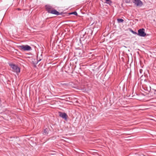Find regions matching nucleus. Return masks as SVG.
I'll return each mask as SVG.
<instances>
[{
    "instance_id": "nucleus-2",
    "label": "nucleus",
    "mask_w": 156,
    "mask_h": 156,
    "mask_svg": "<svg viewBox=\"0 0 156 156\" xmlns=\"http://www.w3.org/2000/svg\"><path fill=\"white\" fill-rule=\"evenodd\" d=\"M9 65L12 68L13 72L16 73L17 74L20 72V69L17 65L12 63L9 64Z\"/></svg>"
},
{
    "instance_id": "nucleus-3",
    "label": "nucleus",
    "mask_w": 156,
    "mask_h": 156,
    "mask_svg": "<svg viewBox=\"0 0 156 156\" xmlns=\"http://www.w3.org/2000/svg\"><path fill=\"white\" fill-rule=\"evenodd\" d=\"M19 48L20 50L24 51H29L31 50V47L28 45L19 46Z\"/></svg>"
},
{
    "instance_id": "nucleus-16",
    "label": "nucleus",
    "mask_w": 156,
    "mask_h": 156,
    "mask_svg": "<svg viewBox=\"0 0 156 156\" xmlns=\"http://www.w3.org/2000/svg\"><path fill=\"white\" fill-rule=\"evenodd\" d=\"M41 60V59H40L39 60H37L38 62H37V63H38V62L40 61Z\"/></svg>"
},
{
    "instance_id": "nucleus-1",
    "label": "nucleus",
    "mask_w": 156,
    "mask_h": 156,
    "mask_svg": "<svg viewBox=\"0 0 156 156\" xmlns=\"http://www.w3.org/2000/svg\"><path fill=\"white\" fill-rule=\"evenodd\" d=\"M92 31L90 29H87L85 31V34L82 35L80 38V41L81 42H83V43H85L87 42V40H85L88 37L89 38V36L91 35Z\"/></svg>"
},
{
    "instance_id": "nucleus-11",
    "label": "nucleus",
    "mask_w": 156,
    "mask_h": 156,
    "mask_svg": "<svg viewBox=\"0 0 156 156\" xmlns=\"http://www.w3.org/2000/svg\"><path fill=\"white\" fill-rule=\"evenodd\" d=\"M117 22L118 23H122L124 22V20L122 19H118L117 20Z\"/></svg>"
},
{
    "instance_id": "nucleus-5",
    "label": "nucleus",
    "mask_w": 156,
    "mask_h": 156,
    "mask_svg": "<svg viewBox=\"0 0 156 156\" xmlns=\"http://www.w3.org/2000/svg\"><path fill=\"white\" fill-rule=\"evenodd\" d=\"M58 114L59 116L62 118L64 119L65 120L67 121V119L68 115L65 113H63L61 112H59Z\"/></svg>"
},
{
    "instance_id": "nucleus-14",
    "label": "nucleus",
    "mask_w": 156,
    "mask_h": 156,
    "mask_svg": "<svg viewBox=\"0 0 156 156\" xmlns=\"http://www.w3.org/2000/svg\"><path fill=\"white\" fill-rule=\"evenodd\" d=\"M69 14H73L75 16L77 15V13L76 11H74L69 13Z\"/></svg>"
},
{
    "instance_id": "nucleus-10",
    "label": "nucleus",
    "mask_w": 156,
    "mask_h": 156,
    "mask_svg": "<svg viewBox=\"0 0 156 156\" xmlns=\"http://www.w3.org/2000/svg\"><path fill=\"white\" fill-rule=\"evenodd\" d=\"M48 129L47 128H45L44 129L43 134L44 135H47L48 133Z\"/></svg>"
},
{
    "instance_id": "nucleus-15",
    "label": "nucleus",
    "mask_w": 156,
    "mask_h": 156,
    "mask_svg": "<svg viewBox=\"0 0 156 156\" xmlns=\"http://www.w3.org/2000/svg\"><path fill=\"white\" fill-rule=\"evenodd\" d=\"M143 70L142 69H140L139 70V72L141 75H142L143 73Z\"/></svg>"
},
{
    "instance_id": "nucleus-8",
    "label": "nucleus",
    "mask_w": 156,
    "mask_h": 156,
    "mask_svg": "<svg viewBox=\"0 0 156 156\" xmlns=\"http://www.w3.org/2000/svg\"><path fill=\"white\" fill-rule=\"evenodd\" d=\"M75 54L76 55L79 57H82L83 56V51L81 50H76L75 52Z\"/></svg>"
},
{
    "instance_id": "nucleus-12",
    "label": "nucleus",
    "mask_w": 156,
    "mask_h": 156,
    "mask_svg": "<svg viewBox=\"0 0 156 156\" xmlns=\"http://www.w3.org/2000/svg\"><path fill=\"white\" fill-rule=\"evenodd\" d=\"M129 30L131 32H132L133 34H134L135 35H137V33L136 32L133 31L130 28L129 29Z\"/></svg>"
},
{
    "instance_id": "nucleus-6",
    "label": "nucleus",
    "mask_w": 156,
    "mask_h": 156,
    "mask_svg": "<svg viewBox=\"0 0 156 156\" xmlns=\"http://www.w3.org/2000/svg\"><path fill=\"white\" fill-rule=\"evenodd\" d=\"M133 2L137 6H141L143 5V3L140 0H133Z\"/></svg>"
},
{
    "instance_id": "nucleus-9",
    "label": "nucleus",
    "mask_w": 156,
    "mask_h": 156,
    "mask_svg": "<svg viewBox=\"0 0 156 156\" xmlns=\"http://www.w3.org/2000/svg\"><path fill=\"white\" fill-rule=\"evenodd\" d=\"M50 13L55 14L57 16L60 14V13L58 12L56 10L53 9L51 10V12H50Z\"/></svg>"
},
{
    "instance_id": "nucleus-13",
    "label": "nucleus",
    "mask_w": 156,
    "mask_h": 156,
    "mask_svg": "<svg viewBox=\"0 0 156 156\" xmlns=\"http://www.w3.org/2000/svg\"><path fill=\"white\" fill-rule=\"evenodd\" d=\"M105 1L106 3L109 5H110L112 3V2L110 0H105Z\"/></svg>"
},
{
    "instance_id": "nucleus-7",
    "label": "nucleus",
    "mask_w": 156,
    "mask_h": 156,
    "mask_svg": "<svg viewBox=\"0 0 156 156\" xmlns=\"http://www.w3.org/2000/svg\"><path fill=\"white\" fill-rule=\"evenodd\" d=\"M45 7L46 11H47L48 13H50V12L53 9L52 6L48 5H45Z\"/></svg>"
},
{
    "instance_id": "nucleus-17",
    "label": "nucleus",
    "mask_w": 156,
    "mask_h": 156,
    "mask_svg": "<svg viewBox=\"0 0 156 156\" xmlns=\"http://www.w3.org/2000/svg\"><path fill=\"white\" fill-rule=\"evenodd\" d=\"M153 90H154V91H156V90H155V89H153Z\"/></svg>"
},
{
    "instance_id": "nucleus-4",
    "label": "nucleus",
    "mask_w": 156,
    "mask_h": 156,
    "mask_svg": "<svg viewBox=\"0 0 156 156\" xmlns=\"http://www.w3.org/2000/svg\"><path fill=\"white\" fill-rule=\"evenodd\" d=\"M138 35L140 37H144L146 35V34L145 32V29L144 28L140 29L138 30L137 33Z\"/></svg>"
}]
</instances>
